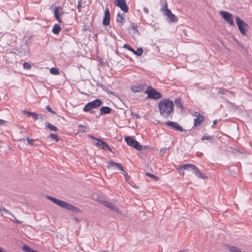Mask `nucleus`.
<instances>
[{"label": "nucleus", "mask_w": 252, "mask_h": 252, "mask_svg": "<svg viewBox=\"0 0 252 252\" xmlns=\"http://www.w3.org/2000/svg\"><path fill=\"white\" fill-rule=\"evenodd\" d=\"M83 31H86L87 30V29H86V28H83Z\"/></svg>", "instance_id": "obj_55"}, {"label": "nucleus", "mask_w": 252, "mask_h": 252, "mask_svg": "<svg viewBox=\"0 0 252 252\" xmlns=\"http://www.w3.org/2000/svg\"><path fill=\"white\" fill-rule=\"evenodd\" d=\"M23 250H24L25 252H39L37 251L31 249L29 246L26 245H24L23 247Z\"/></svg>", "instance_id": "obj_27"}, {"label": "nucleus", "mask_w": 252, "mask_h": 252, "mask_svg": "<svg viewBox=\"0 0 252 252\" xmlns=\"http://www.w3.org/2000/svg\"><path fill=\"white\" fill-rule=\"evenodd\" d=\"M23 67L24 69H30L31 68V64L28 62H25L23 64Z\"/></svg>", "instance_id": "obj_36"}, {"label": "nucleus", "mask_w": 252, "mask_h": 252, "mask_svg": "<svg viewBox=\"0 0 252 252\" xmlns=\"http://www.w3.org/2000/svg\"><path fill=\"white\" fill-rule=\"evenodd\" d=\"M48 138L50 139H53L56 140V142H58L59 141V139L58 138V136L56 134L51 133L48 136Z\"/></svg>", "instance_id": "obj_32"}, {"label": "nucleus", "mask_w": 252, "mask_h": 252, "mask_svg": "<svg viewBox=\"0 0 252 252\" xmlns=\"http://www.w3.org/2000/svg\"><path fill=\"white\" fill-rule=\"evenodd\" d=\"M18 224H22L23 222L20 221V220H18L17 219H15V220H14Z\"/></svg>", "instance_id": "obj_48"}, {"label": "nucleus", "mask_w": 252, "mask_h": 252, "mask_svg": "<svg viewBox=\"0 0 252 252\" xmlns=\"http://www.w3.org/2000/svg\"><path fill=\"white\" fill-rule=\"evenodd\" d=\"M115 5L120 7L124 12L127 13L128 11L129 8L127 6L126 0H115Z\"/></svg>", "instance_id": "obj_11"}, {"label": "nucleus", "mask_w": 252, "mask_h": 252, "mask_svg": "<svg viewBox=\"0 0 252 252\" xmlns=\"http://www.w3.org/2000/svg\"><path fill=\"white\" fill-rule=\"evenodd\" d=\"M20 140H23V141H25V139H21Z\"/></svg>", "instance_id": "obj_57"}, {"label": "nucleus", "mask_w": 252, "mask_h": 252, "mask_svg": "<svg viewBox=\"0 0 252 252\" xmlns=\"http://www.w3.org/2000/svg\"><path fill=\"white\" fill-rule=\"evenodd\" d=\"M125 140L127 145L132 147L138 151H141L143 149V146L139 144L138 141L130 136H126Z\"/></svg>", "instance_id": "obj_7"}, {"label": "nucleus", "mask_w": 252, "mask_h": 252, "mask_svg": "<svg viewBox=\"0 0 252 252\" xmlns=\"http://www.w3.org/2000/svg\"><path fill=\"white\" fill-rule=\"evenodd\" d=\"M74 219H75V220L76 221H79V220L77 218H76V217H75V218H74Z\"/></svg>", "instance_id": "obj_54"}, {"label": "nucleus", "mask_w": 252, "mask_h": 252, "mask_svg": "<svg viewBox=\"0 0 252 252\" xmlns=\"http://www.w3.org/2000/svg\"><path fill=\"white\" fill-rule=\"evenodd\" d=\"M183 169L185 170H191L193 173L199 178L205 179L207 176L202 173L199 169L194 164H183L181 166H180L178 170L181 172Z\"/></svg>", "instance_id": "obj_3"}, {"label": "nucleus", "mask_w": 252, "mask_h": 252, "mask_svg": "<svg viewBox=\"0 0 252 252\" xmlns=\"http://www.w3.org/2000/svg\"><path fill=\"white\" fill-rule=\"evenodd\" d=\"M107 168L109 169L112 167H114L115 168H118L120 170L124 171L123 167L120 163L115 162L113 161H107Z\"/></svg>", "instance_id": "obj_13"}, {"label": "nucleus", "mask_w": 252, "mask_h": 252, "mask_svg": "<svg viewBox=\"0 0 252 252\" xmlns=\"http://www.w3.org/2000/svg\"><path fill=\"white\" fill-rule=\"evenodd\" d=\"M110 209H111V210L115 212L118 213L119 214H121L120 210L116 206L114 205L113 204L112 205V206Z\"/></svg>", "instance_id": "obj_33"}, {"label": "nucleus", "mask_w": 252, "mask_h": 252, "mask_svg": "<svg viewBox=\"0 0 252 252\" xmlns=\"http://www.w3.org/2000/svg\"><path fill=\"white\" fill-rule=\"evenodd\" d=\"M112 111V109L108 106L101 107L100 109L99 116L101 115H105L110 114Z\"/></svg>", "instance_id": "obj_18"}, {"label": "nucleus", "mask_w": 252, "mask_h": 252, "mask_svg": "<svg viewBox=\"0 0 252 252\" xmlns=\"http://www.w3.org/2000/svg\"><path fill=\"white\" fill-rule=\"evenodd\" d=\"M175 105L177 107L180 108L181 109H184V107L183 105V103L181 102V98H177L175 100Z\"/></svg>", "instance_id": "obj_24"}, {"label": "nucleus", "mask_w": 252, "mask_h": 252, "mask_svg": "<svg viewBox=\"0 0 252 252\" xmlns=\"http://www.w3.org/2000/svg\"><path fill=\"white\" fill-rule=\"evenodd\" d=\"M235 21L240 32L243 35H247V32L250 28L249 26L244 22L239 16L235 17Z\"/></svg>", "instance_id": "obj_5"}, {"label": "nucleus", "mask_w": 252, "mask_h": 252, "mask_svg": "<svg viewBox=\"0 0 252 252\" xmlns=\"http://www.w3.org/2000/svg\"><path fill=\"white\" fill-rule=\"evenodd\" d=\"M50 71L51 74L53 75H58L60 73L59 70L55 67H52L50 69Z\"/></svg>", "instance_id": "obj_31"}, {"label": "nucleus", "mask_w": 252, "mask_h": 252, "mask_svg": "<svg viewBox=\"0 0 252 252\" xmlns=\"http://www.w3.org/2000/svg\"><path fill=\"white\" fill-rule=\"evenodd\" d=\"M63 10V8L61 6L57 7L54 11V16L55 18L59 23H62V21L60 17V11Z\"/></svg>", "instance_id": "obj_17"}, {"label": "nucleus", "mask_w": 252, "mask_h": 252, "mask_svg": "<svg viewBox=\"0 0 252 252\" xmlns=\"http://www.w3.org/2000/svg\"><path fill=\"white\" fill-rule=\"evenodd\" d=\"M78 127L83 128V129L79 130L80 132L84 133L86 131L85 130V129L87 128V127L86 126L82 125H79Z\"/></svg>", "instance_id": "obj_37"}, {"label": "nucleus", "mask_w": 252, "mask_h": 252, "mask_svg": "<svg viewBox=\"0 0 252 252\" xmlns=\"http://www.w3.org/2000/svg\"><path fill=\"white\" fill-rule=\"evenodd\" d=\"M145 86L146 85L145 84H138L131 86L130 89L134 93H138L144 90Z\"/></svg>", "instance_id": "obj_15"}, {"label": "nucleus", "mask_w": 252, "mask_h": 252, "mask_svg": "<svg viewBox=\"0 0 252 252\" xmlns=\"http://www.w3.org/2000/svg\"><path fill=\"white\" fill-rule=\"evenodd\" d=\"M220 14L221 16L223 17V18L228 23L231 25V26H235V24L234 23L233 17L232 14H230L229 13L224 11H220Z\"/></svg>", "instance_id": "obj_9"}, {"label": "nucleus", "mask_w": 252, "mask_h": 252, "mask_svg": "<svg viewBox=\"0 0 252 252\" xmlns=\"http://www.w3.org/2000/svg\"><path fill=\"white\" fill-rule=\"evenodd\" d=\"M26 139L28 142V143L30 144L31 146H37V145H35L32 143V141L34 140L33 139H30L29 137H27Z\"/></svg>", "instance_id": "obj_39"}, {"label": "nucleus", "mask_w": 252, "mask_h": 252, "mask_svg": "<svg viewBox=\"0 0 252 252\" xmlns=\"http://www.w3.org/2000/svg\"><path fill=\"white\" fill-rule=\"evenodd\" d=\"M159 112L161 116L168 118L174 113V103L169 99H164L160 101L158 104Z\"/></svg>", "instance_id": "obj_1"}, {"label": "nucleus", "mask_w": 252, "mask_h": 252, "mask_svg": "<svg viewBox=\"0 0 252 252\" xmlns=\"http://www.w3.org/2000/svg\"><path fill=\"white\" fill-rule=\"evenodd\" d=\"M124 176H125V177L126 178V180L127 181L128 179L129 178V176L127 175V174L126 172H125L124 174Z\"/></svg>", "instance_id": "obj_46"}, {"label": "nucleus", "mask_w": 252, "mask_h": 252, "mask_svg": "<svg viewBox=\"0 0 252 252\" xmlns=\"http://www.w3.org/2000/svg\"><path fill=\"white\" fill-rule=\"evenodd\" d=\"M164 14L167 16V18H170V16L172 14L170 10H166Z\"/></svg>", "instance_id": "obj_38"}, {"label": "nucleus", "mask_w": 252, "mask_h": 252, "mask_svg": "<svg viewBox=\"0 0 252 252\" xmlns=\"http://www.w3.org/2000/svg\"><path fill=\"white\" fill-rule=\"evenodd\" d=\"M61 30V28L59 25L56 24L54 25L52 32L55 34H58L60 33Z\"/></svg>", "instance_id": "obj_23"}, {"label": "nucleus", "mask_w": 252, "mask_h": 252, "mask_svg": "<svg viewBox=\"0 0 252 252\" xmlns=\"http://www.w3.org/2000/svg\"><path fill=\"white\" fill-rule=\"evenodd\" d=\"M179 252H189V251L188 250H183L181 251H179Z\"/></svg>", "instance_id": "obj_53"}, {"label": "nucleus", "mask_w": 252, "mask_h": 252, "mask_svg": "<svg viewBox=\"0 0 252 252\" xmlns=\"http://www.w3.org/2000/svg\"><path fill=\"white\" fill-rule=\"evenodd\" d=\"M201 140H209L210 142L213 143L214 141V136H205L204 135L201 138Z\"/></svg>", "instance_id": "obj_28"}, {"label": "nucleus", "mask_w": 252, "mask_h": 252, "mask_svg": "<svg viewBox=\"0 0 252 252\" xmlns=\"http://www.w3.org/2000/svg\"><path fill=\"white\" fill-rule=\"evenodd\" d=\"M83 31H86L87 30V29H86V28H83Z\"/></svg>", "instance_id": "obj_56"}, {"label": "nucleus", "mask_w": 252, "mask_h": 252, "mask_svg": "<svg viewBox=\"0 0 252 252\" xmlns=\"http://www.w3.org/2000/svg\"><path fill=\"white\" fill-rule=\"evenodd\" d=\"M46 198L49 200H51V201H52L56 205L60 206L61 208L66 209L75 214H78L82 212L81 210H80L78 208L71 204H69L68 202L57 199L55 197L50 196L49 195H47Z\"/></svg>", "instance_id": "obj_2"}, {"label": "nucleus", "mask_w": 252, "mask_h": 252, "mask_svg": "<svg viewBox=\"0 0 252 252\" xmlns=\"http://www.w3.org/2000/svg\"><path fill=\"white\" fill-rule=\"evenodd\" d=\"M97 86L101 88L104 91L107 92L108 94H114V92L113 91H110L108 87L102 84V83H97Z\"/></svg>", "instance_id": "obj_19"}, {"label": "nucleus", "mask_w": 252, "mask_h": 252, "mask_svg": "<svg viewBox=\"0 0 252 252\" xmlns=\"http://www.w3.org/2000/svg\"><path fill=\"white\" fill-rule=\"evenodd\" d=\"M204 116L199 113L196 116V118L194 120V126H199L202 124V123L204 122Z\"/></svg>", "instance_id": "obj_16"}, {"label": "nucleus", "mask_w": 252, "mask_h": 252, "mask_svg": "<svg viewBox=\"0 0 252 252\" xmlns=\"http://www.w3.org/2000/svg\"><path fill=\"white\" fill-rule=\"evenodd\" d=\"M4 122H5L4 120L0 119V125H2V124H4Z\"/></svg>", "instance_id": "obj_50"}, {"label": "nucleus", "mask_w": 252, "mask_h": 252, "mask_svg": "<svg viewBox=\"0 0 252 252\" xmlns=\"http://www.w3.org/2000/svg\"><path fill=\"white\" fill-rule=\"evenodd\" d=\"M168 21L169 23H174L176 22L178 20V17L175 16L174 14H172L170 18H167Z\"/></svg>", "instance_id": "obj_25"}, {"label": "nucleus", "mask_w": 252, "mask_h": 252, "mask_svg": "<svg viewBox=\"0 0 252 252\" xmlns=\"http://www.w3.org/2000/svg\"><path fill=\"white\" fill-rule=\"evenodd\" d=\"M81 7H82L81 2L80 1H78V4L77 5V9H78V11L79 12L80 11Z\"/></svg>", "instance_id": "obj_45"}, {"label": "nucleus", "mask_w": 252, "mask_h": 252, "mask_svg": "<svg viewBox=\"0 0 252 252\" xmlns=\"http://www.w3.org/2000/svg\"><path fill=\"white\" fill-rule=\"evenodd\" d=\"M116 21L120 23V25H123L125 23V20L123 15L119 12L117 14L116 16Z\"/></svg>", "instance_id": "obj_22"}, {"label": "nucleus", "mask_w": 252, "mask_h": 252, "mask_svg": "<svg viewBox=\"0 0 252 252\" xmlns=\"http://www.w3.org/2000/svg\"><path fill=\"white\" fill-rule=\"evenodd\" d=\"M145 174L146 176L151 178L152 179H153L154 180V181H158L159 180V177L154 175V174H151V173H148V172H146L145 173Z\"/></svg>", "instance_id": "obj_30"}, {"label": "nucleus", "mask_w": 252, "mask_h": 252, "mask_svg": "<svg viewBox=\"0 0 252 252\" xmlns=\"http://www.w3.org/2000/svg\"><path fill=\"white\" fill-rule=\"evenodd\" d=\"M132 29L138 32V30L137 29V25H135L134 23H132Z\"/></svg>", "instance_id": "obj_44"}, {"label": "nucleus", "mask_w": 252, "mask_h": 252, "mask_svg": "<svg viewBox=\"0 0 252 252\" xmlns=\"http://www.w3.org/2000/svg\"><path fill=\"white\" fill-rule=\"evenodd\" d=\"M145 93L148 94L147 98H148L158 99L161 97V94L152 86H148L145 91Z\"/></svg>", "instance_id": "obj_6"}, {"label": "nucleus", "mask_w": 252, "mask_h": 252, "mask_svg": "<svg viewBox=\"0 0 252 252\" xmlns=\"http://www.w3.org/2000/svg\"><path fill=\"white\" fill-rule=\"evenodd\" d=\"M143 10H144V11L145 13H147V14L149 13V10H148V9L147 7H144V8H143Z\"/></svg>", "instance_id": "obj_49"}, {"label": "nucleus", "mask_w": 252, "mask_h": 252, "mask_svg": "<svg viewBox=\"0 0 252 252\" xmlns=\"http://www.w3.org/2000/svg\"><path fill=\"white\" fill-rule=\"evenodd\" d=\"M124 47L138 56H141L143 53V50L142 48L139 47L137 49V51H135L129 44L126 43L124 44Z\"/></svg>", "instance_id": "obj_12"}, {"label": "nucleus", "mask_w": 252, "mask_h": 252, "mask_svg": "<svg viewBox=\"0 0 252 252\" xmlns=\"http://www.w3.org/2000/svg\"><path fill=\"white\" fill-rule=\"evenodd\" d=\"M168 8H167V3H165V5H164V6H163L161 8V10L163 11H164V13L165 12L166 10H168Z\"/></svg>", "instance_id": "obj_43"}, {"label": "nucleus", "mask_w": 252, "mask_h": 252, "mask_svg": "<svg viewBox=\"0 0 252 252\" xmlns=\"http://www.w3.org/2000/svg\"><path fill=\"white\" fill-rule=\"evenodd\" d=\"M97 200L98 202H100L102 204H103L106 207L110 209L113 204L109 202L107 200H105L103 199H101L100 198H97Z\"/></svg>", "instance_id": "obj_20"}, {"label": "nucleus", "mask_w": 252, "mask_h": 252, "mask_svg": "<svg viewBox=\"0 0 252 252\" xmlns=\"http://www.w3.org/2000/svg\"><path fill=\"white\" fill-rule=\"evenodd\" d=\"M131 115L132 116H134L137 119H140L141 117L138 114L134 113L132 112V111H131Z\"/></svg>", "instance_id": "obj_42"}, {"label": "nucleus", "mask_w": 252, "mask_h": 252, "mask_svg": "<svg viewBox=\"0 0 252 252\" xmlns=\"http://www.w3.org/2000/svg\"><path fill=\"white\" fill-rule=\"evenodd\" d=\"M19 53H21L24 56L28 55L29 53L27 50H23L22 48H19L18 50Z\"/></svg>", "instance_id": "obj_35"}, {"label": "nucleus", "mask_w": 252, "mask_h": 252, "mask_svg": "<svg viewBox=\"0 0 252 252\" xmlns=\"http://www.w3.org/2000/svg\"><path fill=\"white\" fill-rule=\"evenodd\" d=\"M2 210L4 211L5 213L10 215L11 216V218H12L14 220H15V219H16L12 213H10L9 211H8L7 210H6L5 208L3 207H0V212L1 213V215H2Z\"/></svg>", "instance_id": "obj_29"}, {"label": "nucleus", "mask_w": 252, "mask_h": 252, "mask_svg": "<svg viewBox=\"0 0 252 252\" xmlns=\"http://www.w3.org/2000/svg\"><path fill=\"white\" fill-rule=\"evenodd\" d=\"M89 136L93 139H95L97 142L96 143H94L98 148L101 149H106L109 151H112L111 148L104 141L95 138L94 136L89 135Z\"/></svg>", "instance_id": "obj_8"}, {"label": "nucleus", "mask_w": 252, "mask_h": 252, "mask_svg": "<svg viewBox=\"0 0 252 252\" xmlns=\"http://www.w3.org/2000/svg\"><path fill=\"white\" fill-rule=\"evenodd\" d=\"M45 124H46V127H47L51 130H52L54 131H58V128L56 126L51 124L50 123H46Z\"/></svg>", "instance_id": "obj_26"}, {"label": "nucleus", "mask_w": 252, "mask_h": 252, "mask_svg": "<svg viewBox=\"0 0 252 252\" xmlns=\"http://www.w3.org/2000/svg\"><path fill=\"white\" fill-rule=\"evenodd\" d=\"M170 149V147L167 148L166 147H164V148H162L160 149V155L161 156H163L165 153L166 152V151L168 150V149Z\"/></svg>", "instance_id": "obj_34"}, {"label": "nucleus", "mask_w": 252, "mask_h": 252, "mask_svg": "<svg viewBox=\"0 0 252 252\" xmlns=\"http://www.w3.org/2000/svg\"><path fill=\"white\" fill-rule=\"evenodd\" d=\"M102 102L99 99H96L94 100L88 102L86 104L83 108V110L84 112H90L91 113H94V111L92 110L93 109L99 107Z\"/></svg>", "instance_id": "obj_4"}, {"label": "nucleus", "mask_w": 252, "mask_h": 252, "mask_svg": "<svg viewBox=\"0 0 252 252\" xmlns=\"http://www.w3.org/2000/svg\"><path fill=\"white\" fill-rule=\"evenodd\" d=\"M46 118V116L43 115H40L39 119L44 120Z\"/></svg>", "instance_id": "obj_47"}, {"label": "nucleus", "mask_w": 252, "mask_h": 252, "mask_svg": "<svg viewBox=\"0 0 252 252\" xmlns=\"http://www.w3.org/2000/svg\"><path fill=\"white\" fill-rule=\"evenodd\" d=\"M182 175H184V171H183Z\"/></svg>", "instance_id": "obj_58"}, {"label": "nucleus", "mask_w": 252, "mask_h": 252, "mask_svg": "<svg viewBox=\"0 0 252 252\" xmlns=\"http://www.w3.org/2000/svg\"><path fill=\"white\" fill-rule=\"evenodd\" d=\"M217 120H214V122H213V126L215 125H216V124H217Z\"/></svg>", "instance_id": "obj_51"}, {"label": "nucleus", "mask_w": 252, "mask_h": 252, "mask_svg": "<svg viewBox=\"0 0 252 252\" xmlns=\"http://www.w3.org/2000/svg\"><path fill=\"white\" fill-rule=\"evenodd\" d=\"M0 252H5L4 250L0 247Z\"/></svg>", "instance_id": "obj_52"}, {"label": "nucleus", "mask_w": 252, "mask_h": 252, "mask_svg": "<svg viewBox=\"0 0 252 252\" xmlns=\"http://www.w3.org/2000/svg\"><path fill=\"white\" fill-rule=\"evenodd\" d=\"M110 14L108 8H106L104 13V16L102 21V24L106 26L110 24Z\"/></svg>", "instance_id": "obj_14"}, {"label": "nucleus", "mask_w": 252, "mask_h": 252, "mask_svg": "<svg viewBox=\"0 0 252 252\" xmlns=\"http://www.w3.org/2000/svg\"><path fill=\"white\" fill-rule=\"evenodd\" d=\"M227 91L226 90H225L224 89H220V90L219 91V93L222 94H225V93Z\"/></svg>", "instance_id": "obj_41"}, {"label": "nucleus", "mask_w": 252, "mask_h": 252, "mask_svg": "<svg viewBox=\"0 0 252 252\" xmlns=\"http://www.w3.org/2000/svg\"><path fill=\"white\" fill-rule=\"evenodd\" d=\"M165 124L168 127H171L173 129L176 131H185L183 128L180 126L178 123L168 121L165 123Z\"/></svg>", "instance_id": "obj_10"}, {"label": "nucleus", "mask_w": 252, "mask_h": 252, "mask_svg": "<svg viewBox=\"0 0 252 252\" xmlns=\"http://www.w3.org/2000/svg\"><path fill=\"white\" fill-rule=\"evenodd\" d=\"M22 112L24 114H27L28 116H32L34 120H36L38 119V115L36 113L29 112L26 110H23Z\"/></svg>", "instance_id": "obj_21"}, {"label": "nucleus", "mask_w": 252, "mask_h": 252, "mask_svg": "<svg viewBox=\"0 0 252 252\" xmlns=\"http://www.w3.org/2000/svg\"><path fill=\"white\" fill-rule=\"evenodd\" d=\"M46 109L48 111L50 112V113H51L52 114H56V113L52 109V108L50 107L49 105L46 106Z\"/></svg>", "instance_id": "obj_40"}]
</instances>
